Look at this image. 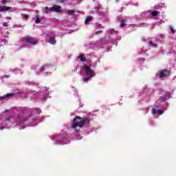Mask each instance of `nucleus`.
<instances>
[{
  "label": "nucleus",
  "mask_w": 176,
  "mask_h": 176,
  "mask_svg": "<svg viewBox=\"0 0 176 176\" xmlns=\"http://www.w3.org/2000/svg\"><path fill=\"white\" fill-rule=\"evenodd\" d=\"M90 120H91V118H90L89 116H86L84 118L76 116L73 120V125L72 127V129H76V127L82 129L85 124H90Z\"/></svg>",
  "instance_id": "1"
},
{
  "label": "nucleus",
  "mask_w": 176,
  "mask_h": 176,
  "mask_svg": "<svg viewBox=\"0 0 176 176\" xmlns=\"http://www.w3.org/2000/svg\"><path fill=\"white\" fill-rule=\"evenodd\" d=\"M49 10V8L48 7H46L45 8V10Z\"/></svg>",
  "instance_id": "30"
},
{
  "label": "nucleus",
  "mask_w": 176,
  "mask_h": 176,
  "mask_svg": "<svg viewBox=\"0 0 176 176\" xmlns=\"http://www.w3.org/2000/svg\"><path fill=\"white\" fill-rule=\"evenodd\" d=\"M5 129V126H2L0 128V130H3Z\"/></svg>",
  "instance_id": "27"
},
{
  "label": "nucleus",
  "mask_w": 176,
  "mask_h": 176,
  "mask_svg": "<svg viewBox=\"0 0 176 176\" xmlns=\"http://www.w3.org/2000/svg\"><path fill=\"white\" fill-rule=\"evenodd\" d=\"M169 30L172 34H175V30L173 28V26H169Z\"/></svg>",
  "instance_id": "16"
},
{
  "label": "nucleus",
  "mask_w": 176,
  "mask_h": 176,
  "mask_svg": "<svg viewBox=\"0 0 176 176\" xmlns=\"http://www.w3.org/2000/svg\"><path fill=\"white\" fill-rule=\"evenodd\" d=\"M149 46H151V47H157V45L152 41L149 42Z\"/></svg>",
  "instance_id": "13"
},
{
  "label": "nucleus",
  "mask_w": 176,
  "mask_h": 176,
  "mask_svg": "<svg viewBox=\"0 0 176 176\" xmlns=\"http://www.w3.org/2000/svg\"><path fill=\"white\" fill-rule=\"evenodd\" d=\"M4 112L6 113V112H9V110L8 109H6L5 111H4Z\"/></svg>",
  "instance_id": "28"
},
{
  "label": "nucleus",
  "mask_w": 176,
  "mask_h": 176,
  "mask_svg": "<svg viewBox=\"0 0 176 176\" xmlns=\"http://www.w3.org/2000/svg\"><path fill=\"white\" fill-rule=\"evenodd\" d=\"M126 23V21L124 19H122L121 21L120 27H124V25H126V23Z\"/></svg>",
  "instance_id": "15"
},
{
  "label": "nucleus",
  "mask_w": 176,
  "mask_h": 176,
  "mask_svg": "<svg viewBox=\"0 0 176 176\" xmlns=\"http://www.w3.org/2000/svg\"><path fill=\"white\" fill-rule=\"evenodd\" d=\"M89 79H91V77L87 76V78H85L82 80L83 82H87Z\"/></svg>",
  "instance_id": "19"
},
{
  "label": "nucleus",
  "mask_w": 176,
  "mask_h": 176,
  "mask_svg": "<svg viewBox=\"0 0 176 176\" xmlns=\"http://www.w3.org/2000/svg\"><path fill=\"white\" fill-rule=\"evenodd\" d=\"M52 10H54V12H56V13H60L61 12V6L54 5L52 7Z\"/></svg>",
  "instance_id": "5"
},
{
  "label": "nucleus",
  "mask_w": 176,
  "mask_h": 176,
  "mask_svg": "<svg viewBox=\"0 0 176 176\" xmlns=\"http://www.w3.org/2000/svg\"><path fill=\"white\" fill-rule=\"evenodd\" d=\"M159 13H160V12L155 10V11H153L151 13V16H153V17H156V16L159 15Z\"/></svg>",
  "instance_id": "10"
},
{
  "label": "nucleus",
  "mask_w": 176,
  "mask_h": 176,
  "mask_svg": "<svg viewBox=\"0 0 176 176\" xmlns=\"http://www.w3.org/2000/svg\"><path fill=\"white\" fill-rule=\"evenodd\" d=\"M40 71L41 72H43V71H45V66L41 67Z\"/></svg>",
  "instance_id": "22"
},
{
  "label": "nucleus",
  "mask_w": 176,
  "mask_h": 176,
  "mask_svg": "<svg viewBox=\"0 0 176 176\" xmlns=\"http://www.w3.org/2000/svg\"><path fill=\"white\" fill-rule=\"evenodd\" d=\"M91 20H93V17L89 16H87L85 21V24H89V23H90V21H91Z\"/></svg>",
  "instance_id": "9"
},
{
  "label": "nucleus",
  "mask_w": 176,
  "mask_h": 176,
  "mask_svg": "<svg viewBox=\"0 0 176 176\" xmlns=\"http://www.w3.org/2000/svg\"><path fill=\"white\" fill-rule=\"evenodd\" d=\"M84 69L85 72V74L87 76H89V78H94V70L91 69L90 66H89L87 64L85 63L84 65Z\"/></svg>",
  "instance_id": "3"
},
{
  "label": "nucleus",
  "mask_w": 176,
  "mask_h": 176,
  "mask_svg": "<svg viewBox=\"0 0 176 176\" xmlns=\"http://www.w3.org/2000/svg\"><path fill=\"white\" fill-rule=\"evenodd\" d=\"M21 16L23 17V19H25V20H28L29 16L28 14H22Z\"/></svg>",
  "instance_id": "14"
},
{
  "label": "nucleus",
  "mask_w": 176,
  "mask_h": 176,
  "mask_svg": "<svg viewBox=\"0 0 176 176\" xmlns=\"http://www.w3.org/2000/svg\"><path fill=\"white\" fill-rule=\"evenodd\" d=\"M10 9H12V8L4 6L2 7L0 10L2 12L3 10H10Z\"/></svg>",
  "instance_id": "12"
},
{
  "label": "nucleus",
  "mask_w": 176,
  "mask_h": 176,
  "mask_svg": "<svg viewBox=\"0 0 176 176\" xmlns=\"http://www.w3.org/2000/svg\"><path fill=\"white\" fill-rule=\"evenodd\" d=\"M3 27H8L9 26V24H8L7 23H4L3 24Z\"/></svg>",
  "instance_id": "24"
},
{
  "label": "nucleus",
  "mask_w": 176,
  "mask_h": 176,
  "mask_svg": "<svg viewBox=\"0 0 176 176\" xmlns=\"http://www.w3.org/2000/svg\"><path fill=\"white\" fill-rule=\"evenodd\" d=\"M157 113L158 115H163V111L160 109L157 111Z\"/></svg>",
  "instance_id": "21"
},
{
  "label": "nucleus",
  "mask_w": 176,
  "mask_h": 176,
  "mask_svg": "<svg viewBox=\"0 0 176 176\" xmlns=\"http://www.w3.org/2000/svg\"><path fill=\"white\" fill-rule=\"evenodd\" d=\"M159 108V106L155 105V108L152 109V114L156 115V109Z\"/></svg>",
  "instance_id": "11"
},
{
  "label": "nucleus",
  "mask_w": 176,
  "mask_h": 176,
  "mask_svg": "<svg viewBox=\"0 0 176 176\" xmlns=\"http://www.w3.org/2000/svg\"><path fill=\"white\" fill-rule=\"evenodd\" d=\"M23 41L29 45H32V46H35L38 43V40L31 36H25L23 37Z\"/></svg>",
  "instance_id": "2"
},
{
  "label": "nucleus",
  "mask_w": 176,
  "mask_h": 176,
  "mask_svg": "<svg viewBox=\"0 0 176 176\" xmlns=\"http://www.w3.org/2000/svg\"><path fill=\"white\" fill-rule=\"evenodd\" d=\"M76 133H79V130H78V129H76Z\"/></svg>",
  "instance_id": "29"
},
{
  "label": "nucleus",
  "mask_w": 176,
  "mask_h": 176,
  "mask_svg": "<svg viewBox=\"0 0 176 176\" xmlns=\"http://www.w3.org/2000/svg\"><path fill=\"white\" fill-rule=\"evenodd\" d=\"M1 3L2 5H6V3H8V1H6V0H1Z\"/></svg>",
  "instance_id": "18"
},
{
  "label": "nucleus",
  "mask_w": 176,
  "mask_h": 176,
  "mask_svg": "<svg viewBox=\"0 0 176 176\" xmlns=\"http://www.w3.org/2000/svg\"><path fill=\"white\" fill-rule=\"evenodd\" d=\"M5 122H10V118H6Z\"/></svg>",
  "instance_id": "23"
},
{
  "label": "nucleus",
  "mask_w": 176,
  "mask_h": 176,
  "mask_svg": "<svg viewBox=\"0 0 176 176\" xmlns=\"http://www.w3.org/2000/svg\"><path fill=\"white\" fill-rule=\"evenodd\" d=\"M49 42L50 43H51V45H56V37L54 36L50 37L49 39Z\"/></svg>",
  "instance_id": "8"
},
{
  "label": "nucleus",
  "mask_w": 176,
  "mask_h": 176,
  "mask_svg": "<svg viewBox=\"0 0 176 176\" xmlns=\"http://www.w3.org/2000/svg\"><path fill=\"white\" fill-rule=\"evenodd\" d=\"M78 58L80 60V61H82V63H86L87 61V59L86 58V56L83 54H80L78 56Z\"/></svg>",
  "instance_id": "7"
},
{
  "label": "nucleus",
  "mask_w": 176,
  "mask_h": 176,
  "mask_svg": "<svg viewBox=\"0 0 176 176\" xmlns=\"http://www.w3.org/2000/svg\"><path fill=\"white\" fill-rule=\"evenodd\" d=\"M67 13L68 14H74V13H75V10H69Z\"/></svg>",
  "instance_id": "17"
},
{
  "label": "nucleus",
  "mask_w": 176,
  "mask_h": 176,
  "mask_svg": "<svg viewBox=\"0 0 176 176\" xmlns=\"http://www.w3.org/2000/svg\"><path fill=\"white\" fill-rule=\"evenodd\" d=\"M13 96H14V94L13 93L7 94L6 96L0 97V101H2V100H4L5 98H9V97H13Z\"/></svg>",
  "instance_id": "6"
},
{
  "label": "nucleus",
  "mask_w": 176,
  "mask_h": 176,
  "mask_svg": "<svg viewBox=\"0 0 176 176\" xmlns=\"http://www.w3.org/2000/svg\"><path fill=\"white\" fill-rule=\"evenodd\" d=\"M171 74V71L164 69L160 72V79H163V78H167V76H170Z\"/></svg>",
  "instance_id": "4"
},
{
  "label": "nucleus",
  "mask_w": 176,
  "mask_h": 176,
  "mask_svg": "<svg viewBox=\"0 0 176 176\" xmlns=\"http://www.w3.org/2000/svg\"><path fill=\"white\" fill-rule=\"evenodd\" d=\"M65 1H67V0H60V3H64V2H65Z\"/></svg>",
  "instance_id": "25"
},
{
  "label": "nucleus",
  "mask_w": 176,
  "mask_h": 176,
  "mask_svg": "<svg viewBox=\"0 0 176 176\" xmlns=\"http://www.w3.org/2000/svg\"><path fill=\"white\" fill-rule=\"evenodd\" d=\"M21 122H22V123H23V122H25V119L21 120Z\"/></svg>",
  "instance_id": "26"
},
{
  "label": "nucleus",
  "mask_w": 176,
  "mask_h": 176,
  "mask_svg": "<svg viewBox=\"0 0 176 176\" xmlns=\"http://www.w3.org/2000/svg\"><path fill=\"white\" fill-rule=\"evenodd\" d=\"M36 24H39V23H41V19L37 18L35 21Z\"/></svg>",
  "instance_id": "20"
}]
</instances>
